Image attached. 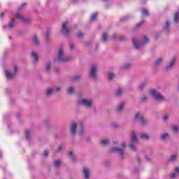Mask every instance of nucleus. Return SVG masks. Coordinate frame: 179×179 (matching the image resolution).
Returning <instances> with one entry per match:
<instances>
[{
	"label": "nucleus",
	"instance_id": "nucleus-18",
	"mask_svg": "<svg viewBox=\"0 0 179 179\" xmlns=\"http://www.w3.org/2000/svg\"><path fill=\"white\" fill-rule=\"evenodd\" d=\"M138 142V137L136 136V133L133 131L131 134V143H136Z\"/></svg>",
	"mask_w": 179,
	"mask_h": 179
},
{
	"label": "nucleus",
	"instance_id": "nucleus-25",
	"mask_svg": "<svg viewBox=\"0 0 179 179\" xmlns=\"http://www.w3.org/2000/svg\"><path fill=\"white\" fill-rule=\"evenodd\" d=\"M129 148L130 150H132V152H136V147H135V143H131L129 145Z\"/></svg>",
	"mask_w": 179,
	"mask_h": 179
},
{
	"label": "nucleus",
	"instance_id": "nucleus-7",
	"mask_svg": "<svg viewBox=\"0 0 179 179\" xmlns=\"http://www.w3.org/2000/svg\"><path fill=\"white\" fill-rule=\"evenodd\" d=\"M15 17L17 19H18L19 20H21V22H23L24 23H25V24H29V23H31V20H30V18L22 15V14L19 13V12H17L15 14Z\"/></svg>",
	"mask_w": 179,
	"mask_h": 179
},
{
	"label": "nucleus",
	"instance_id": "nucleus-45",
	"mask_svg": "<svg viewBox=\"0 0 179 179\" xmlns=\"http://www.w3.org/2000/svg\"><path fill=\"white\" fill-rule=\"evenodd\" d=\"M81 130L80 131V135H83L84 131H83V123H80Z\"/></svg>",
	"mask_w": 179,
	"mask_h": 179
},
{
	"label": "nucleus",
	"instance_id": "nucleus-35",
	"mask_svg": "<svg viewBox=\"0 0 179 179\" xmlns=\"http://www.w3.org/2000/svg\"><path fill=\"white\" fill-rule=\"evenodd\" d=\"M32 41L33 43H34V44H38V38L37 37V36H34L32 38Z\"/></svg>",
	"mask_w": 179,
	"mask_h": 179
},
{
	"label": "nucleus",
	"instance_id": "nucleus-52",
	"mask_svg": "<svg viewBox=\"0 0 179 179\" xmlns=\"http://www.w3.org/2000/svg\"><path fill=\"white\" fill-rule=\"evenodd\" d=\"M137 162H138V164H142V161H141V159L139 158V157H137Z\"/></svg>",
	"mask_w": 179,
	"mask_h": 179
},
{
	"label": "nucleus",
	"instance_id": "nucleus-43",
	"mask_svg": "<svg viewBox=\"0 0 179 179\" xmlns=\"http://www.w3.org/2000/svg\"><path fill=\"white\" fill-rule=\"evenodd\" d=\"M46 71H47V72H50V62H48L46 64Z\"/></svg>",
	"mask_w": 179,
	"mask_h": 179
},
{
	"label": "nucleus",
	"instance_id": "nucleus-58",
	"mask_svg": "<svg viewBox=\"0 0 179 179\" xmlns=\"http://www.w3.org/2000/svg\"><path fill=\"white\" fill-rule=\"evenodd\" d=\"M112 38L114 40L115 38H117V34H114L113 36H112Z\"/></svg>",
	"mask_w": 179,
	"mask_h": 179
},
{
	"label": "nucleus",
	"instance_id": "nucleus-38",
	"mask_svg": "<svg viewBox=\"0 0 179 179\" xmlns=\"http://www.w3.org/2000/svg\"><path fill=\"white\" fill-rule=\"evenodd\" d=\"M75 48H76V45L73 43H70L71 51H73V50H75Z\"/></svg>",
	"mask_w": 179,
	"mask_h": 179
},
{
	"label": "nucleus",
	"instance_id": "nucleus-13",
	"mask_svg": "<svg viewBox=\"0 0 179 179\" xmlns=\"http://www.w3.org/2000/svg\"><path fill=\"white\" fill-rule=\"evenodd\" d=\"M83 170L85 179L90 178V171L85 166L83 168Z\"/></svg>",
	"mask_w": 179,
	"mask_h": 179
},
{
	"label": "nucleus",
	"instance_id": "nucleus-46",
	"mask_svg": "<svg viewBox=\"0 0 179 179\" xmlns=\"http://www.w3.org/2000/svg\"><path fill=\"white\" fill-rule=\"evenodd\" d=\"M128 16H124V17H122V18H120V22H126V20H128Z\"/></svg>",
	"mask_w": 179,
	"mask_h": 179
},
{
	"label": "nucleus",
	"instance_id": "nucleus-22",
	"mask_svg": "<svg viewBox=\"0 0 179 179\" xmlns=\"http://www.w3.org/2000/svg\"><path fill=\"white\" fill-rule=\"evenodd\" d=\"M132 66V64L130 63H126L120 66V69H129Z\"/></svg>",
	"mask_w": 179,
	"mask_h": 179
},
{
	"label": "nucleus",
	"instance_id": "nucleus-36",
	"mask_svg": "<svg viewBox=\"0 0 179 179\" xmlns=\"http://www.w3.org/2000/svg\"><path fill=\"white\" fill-rule=\"evenodd\" d=\"M109 142L108 140H103L101 141V145H102V146H106V145H108Z\"/></svg>",
	"mask_w": 179,
	"mask_h": 179
},
{
	"label": "nucleus",
	"instance_id": "nucleus-14",
	"mask_svg": "<svg viewBox=\"0 0 179 179\" xmlns=\"http://www.w3.org/2000/svg\"><path fill=\"white\" fill-rule=\"evenodd\" d=\"M76 128H78V124H76V122L71 123V135H76Z\"/></svg>",
	"mask_w": 179,
	"mask_h": 179
},
{
	"label": "nucleus",
	"instance_id": "nucleus-42",
	"mask_svg": "<svg viewBox=\"0 0 179 179\" xmlns=\"http://www.w3.org/2000/svg\"><path fill=\"white\" fill-rule=\"evenodd\" d=\"M97 17V13H95L92 15L90 20H94Z\"/></svg>",
	"mask_w": 179,
	"mask_h": 179
},
{
	"label": "nucleus",
	"instance_id": "nucleus-5",
	"mask_svg": "<svg viewBox=\"0 0 179 179\" xmlns=\"http://www.w3.org/2000/svg\"><path fill=\"white\" fill-rule=\"evenodd\" d=\"M134 122H141V125L143 127L148 125V122H146V120L143 117V116H141V113H137L134 115Z\"/></svg>",
	"mask_w": 179,
	"mask_h": 179
},
{
	"label": "nucleus",
	"instance_id": "nucleus-19",
	"mask_svg": "<svg viewBox=\"0 0 179 179\" xmlns=\"http://www.w3.org/2000/svg\"><path fill=\"white\" fill-rule=\"evenodd\" d=\"M55 90V86L50 87L48 88L46 90L47 96H51V94H52V93H54Z\"/></svg>",
	"mask_w": 179,
	"mask_h": 179
},
{
	"label": "nucleus",
	"instance_id": "nucleus-2",
	"mask_svg": "<svg viewBox=\"0 0 179 179\" xmlns=\"http://www.w3.org/2000/svg\"><path fill=\"white\" fill-rule=\"evenodd\" d=\"M133 45L136 50H138V48H141V47H143L145 44H148L149 43V38L148 36H145L143 37V41L139 42L136 38H134L133 40Z\"/></svg>",
	"mask_w": 179,
	"mask_h": 179
},
{
	"label": "nucleus",
	"instance_id": "nucleus-4",
	"mask_svg": "<svg viewBox=\"0 0 179 179\" xmlns=\"http://www.w3.org/2000/svg\"><path fill=\"white\" fill-rule=\"evenodd\" d=\"M125 146H127V144L125 143H122L121 145L122 148H111L109 151L112 153H118L119 156L121 157V159H124V149H125Z\"/></svg>",
	"mask_w": 179,
	"mask_h": 179
},
{
	"label": "nucleus",
	"instance_id": "nucleus-23",
	"mask_svg": "<svg viewBox=\"0 0 179 179\" xmlns=\"http://www.w3.org/2000/svg\"><path fill=\"white\" fill-rule=\"evenodd\" d=\"M30 135H31V131L27 129L25 131V139H27V141H30Z\"/></svg>",
	"mask_w": 179,
	"mask_h": 179
},
{
	"label": "nucleus",
	"instance_id": "nucleus-33",
	"mask_svg": "<svg viewBox=\"0 0 179 179\" xmlns=\"http://www.w3.org/2000/svg\"><path fill=\"white\" fill-rule=\"evenodd\" d=\"M142 13H143V16H149V12L148 11V9H146V8L142 9Z\"/></svg>",
	"mask_w": 179,
	"mask_h": 179
},
{
	"label": "nucleus",
	"instance_id": "nucleus-17",
	"mask_svg": "<svg viewBox=\"0 0 179 179\" xmlns=\"http://www.w3.org/2000/svg\"><path fill=\"white\" fill-rule=\"evenodd\" d=\"M3 27H8V29H13L15 27V19L11 18L10 22L8 23V25H4Z\"/></svg>",
	"mask_w": 179,
	"mask_h": 179
},
{
	"label": "nucleus",
	"instance_id": "nucleus-24",
	"mask_svg": "<svg viewBox=\"0 0 179 179\" xmlns=\"http://www.w3.org/2000/svg\"><path fill=\"white\" fill-rule=\"evenodd\" d=\"M140 138L141 139H144L145 141H148V139H150V136H149L148 134L143 133L140 135Z\"/></svg>",
	"mask_w": 179,
	"mask_h": 179
},
{
	"label": "nucleus",
	"instance_id": "nucleus-16",
	"mask_svg": "<svg viewBox=\"0 0 179 179\" xmlns=\"http://www.w3.org/2000/svg\"><path fill=\"white\" fill-rule=\"evenodd\" d=\"M169 136H170V134H169L167 132H165L162 134L159 138L162 142H167V138H169Z\"/></svg>",
	"mask_w": 179,
	"mask_h": 179
},
{
	"label": "nucleus",
	"instance_id": "nucleus-27",
	"mask_svg": "<svg viewBox=\"0 0 179 179\" xmlns=\"http://www.w3.org/2000/svg\"><path fill=\"white\" fill-rule=\"evenodd\" d=\"M147 85H148V82L146 81L141 83L139 85V89L141 90H143V88H145Z\"/></svg>",
	"mask_w": 179,
	"mask_h": 179
},
{
	"label": "nucleus",
	"instance_id": "nucleus-61",
	"mask_svg": "<svg viewBox=\"0 0 179 179\" xmlns=\"http://www.w3.org/2000/svg\"><path fill=\"white\" fill-rule=\"evenodd\" d=\"M3 13H1V14H0V19H2L3 17Z\"/></svg>",
	"mask_w": 179,
	"mask_h": 179
},
{
	"label": "nucleus",
	"instance_id": "nucleus-44",
	"mask_svg": "<svg viewBox=\"0 0 179 179\" xmlns=\"http://www.w3.org/2000/svg\"><path fill=\"white\" fill-rule=\"evenodd\" d=\"M48 155H49V152L48 150H45L43 154V157H48Z\"/></svg>",
	"mask_w": 179,
	"mask_h": 179
},
{
	"label": "nucleus",
	"instance_id": "nucleus-57",
	"mask_svg": "<svg viewBox=\"0 0 179 179\" xmlns=\"http://www.w3.org/2000/svg\"><path fill=\"white\" fill-rule=\"evenodd\" d=\"M143 23V21H141L138 23L136 24V27H139V26H141V24H142Z\"/></svg>",
	"mask_w": 179,
	"mask_h": 179
},
{
	"label": "nucleus",
	"instance_id": "nucleus-60",
	"mask_svg": "<svg viewBox=\"0 0 179 179\" xmlns=\"http://www.w3.org/2000/svg\"><path fill=\"white\" fill-rule=\"evenodd\" d=\"M55 72H59V69L58 67L55 68Z\"/></svg>",
	"mask_w": 179,
	"mask_h": 179
},
{
	"label": "nucleus",
	"instance_id": "nucleus-3",
	"mask_svg": "<svg viewBox=\"0 0 179 179\" xmlns=\"http://www.w3.org/2000/svg\"><path fill=\"white\" fill-rule=\"evenodd\" d=\"M150 94H151L152 99H154V100H156L157 101H166L164 96H163V95H162V94H160V92H159L156 90H150Z\"/></svg>",
	"mask_w": 179,
	"mask_h": 179
},
{
	"label": "nucleus",
	"instance_id": "nucleus-50",
	"mask_svg": "<svg viewBox=\"0 0 179 179\" xmlns=\"http://www.w3.org/2000/svg\"><path fill=\"white\" fill-rule=\"evenodd\" d=\"M148 100V96H143L141 98V101L143 103V101Z\"/></svg>",
	"mask_w": 179,
	"mask_h": 179
},
{
	"label": "nucleus",
	"instance_id": "nucleus-56",
	"mask_svg": "<svg viewBox=\"0 0 179 179\" xmlns=\"http://www.w3.org/2000/svg\"><path fill=\"white\" fill-rule=\"evenodd\" d=\"M169 120V116L167 115H166L164 117V121H168Z\"/></svg>",
	"mask_w": 179,
	"mask_h": 179
},
{
	"label": "nucleus",
	"instance_id": "nucleus-53",
	"mask_svg": "<svg viewBox=\"0 0 179 179\" xmlns=\"http://www.w3.org/2000/svg\"><path fill=\"white\" fill-rule=\"evenodd\" d=\"M71 160L73 161V162H76V157H71Z\"/></svg>",
	"mask_w": 179,
	"mask_h": 179
},
{
	"label": "nucleus",
	"instance_id": "nucleus-41",
	"mask_svg": "<svg viewBox=\"0 0 179 179\" xmlns=\"http://www.w3.org/2000/svg\"><path fill=\"white\" fill-rule=\"evenodd\" d=\"M62 89L61 87H57L55 86V93H59V92H61Z\"/></svg>",
	"mask_w": 179,
	"mask_h": 179
},
{
	"label": "nucleus",
	"instance_id": "nucleus-51",
	"mask_svg": "<svg viewBox=\"0 0 179 179\" xmlns=\"http://www.w3.org/2000/svg\"><path fill=\"white\" fill-rule=\"evenodd\" d=\"M45 40H46V41H49V40H50V34L48 33V34H46Z\"/></svg>",
	"mask_w": 179,
	"mask_h": 179
},
{
	"label": "nucleus",
	"instance_id": "nucleus-12",
	"mask_svg": "<svg viewBox=\"0 0 179 179\" xmlns=\"http://www.w3.org/2000/svg\"><path fill=\"white\" fill-rule=\"evenodd\" d=\"M171 179H176L179 177V167H176L173 172L170 175Z\"/></svg>",
	"mask_w": 179,
	"mask_h": 179
},
{
	"label": "nucleus",
	"instance_id": "nucleus-26",
	"mask_svg": "<svg viewBox=\"0 0 179 179\" xmlns=\"http://www.w3.org/2000/svg\"><path fill=\"white\" fill-rule=\"evenodd\" d=\"M176 160H177V155H173L168 159V162H176Z\"/></svg>",
	"mask_w": 179,
	"mask_h": 179
},
{
	"label": "nucleus",
	"instance_id": "nucleus-59",
	"mask_svg": "<svg viewBox=\"0 0 179 179\" xmlns=\"http://www.w3.org/2000/svg\"><path fill=\"white\" fill-rule=\"evenodd\" d=\"M145 160H146V162H150V158H149V157L146 156Z\"/></svg>",
	"mask_w": 179,
	"mask_h": 179
},
{
	"label": "nucleus",
	"instance_id": "nucleus-6",
	"mask_svg": "<svg viewBox=\"0 0 179 179\" xmlns=\"http://www.w3.org/2000/svg\"><path fill=\"white\" fill-rule=\"evenodd\" d=\"M78 106H85L87 108H90L93 104V101L92 99H80L78 101Z\"/></svg>",
	"mask_w": 179,
	"mask_h": 179
},
{
	"label": "nucleus",
	"instance_id": "nucleus-8",
	"mask_svg": "<svg viewBox=\"0 0 179 179\" xmlns=\"http://www.w3.org/2000/svg\"><path fill=\"white\" fill-rule=\"evenodd\" d=\"M14 73L13 74L10 71L6 70L5 73L7 79H13L15 76H16V72H17V67L16 66H14Z\"/></svg>",
	"mask_w": 179,
	"mask_h": 179
},
{
	"label": "nucleus",
	"instance_id": "nucleus-54",
	"mask_svg": "<svg viewBox=\"0 0 179 179\" xmlns=\"http://www.w3.org/2000/svg\"><path fill=\"white\" fill-rule=\"evenodd\" d=\"M69 156L70 157H73V152L72 151H69Z\"/></svg>",
	"mask_w": 179,
	"mask_h": 179
},
{
	"label": "nucleus",
	"instance_id": "nucleus-9",
	"mask_svg": "<svg viewBox=\"0 0 179 179\" xmlns=\"http://www.w3.org/2000/svg\"><path fill=\"white\" fill-rule=\"evenodd\" d=\"M68 21L63 23L61 31L64 36H69V29H68Z\"/></svg>",
	"mask_w": 179,
	"mask_h": 179
},
{
	"label": "nucleus",
	"instance_id": "nucleus-29",
	"mask_svg": "<svg viewBox=\"0 0 179 179\" xmlns=\"http://www.w3.org/2000/svg\"><path fill=\"white\" fill-rule=\"evenodd\" d=\"M115 94H116L117 97H120V96H121V94H122V89L118 88L116 90Z\"/></svg>",
	"mask_w": 179,
	"mask_h": 179
},
{
	"label": "nucleus",
	"instance_id": "nucleus-21",
	"mask_svg": "<svg viewBox=\"0 0 179 179\" xmlns=\"http://www.w3.org/2000/svg\"><path fill=\"white\" fill-rule=\"evenodd\" d=\"M162 61L163 58L159 57L155 61L154 64L155 65V66H160L162 65Z\"/></svg>",
	"mask_w": 179,
	"mask_h": 179
},
{
	"label": "nucleus",
	"instance_id": "nucleus-11",
	"mask_svg": "<svg viewBox=\"0 0 179 179\" xmlns=\"http://www.w3.org/2000/svg\"><path fill=\"white\" fill-rule=\"evenodd\" d=\"M176 57H173L169 64H166V71H170L171 69V68H173L174 66V64H176Z\"/></svg>",
	"mask_w": 179,
	"mask_h": 179
},
{
	"label": "nucleus",
	"instance_id": "nucleus-39",
	"mask_svg": "<svg viewBox=\"0 0 179 179\" xmlns=\"http://www.w3.org/2000/svg\"><path fill=\"white\" fill-rule=\"evenodd\" d=\"M67 91L69 92V94H72L73 92H75V88L71 87L68 88Z\"/></svg>",
	"mask_w": 179,
	"mask_h": 179
},
{
	"label": "nucleus",
	"instance_id": "nucleus-64",
	"mask_svg": "<svg viewBox=\"0 0 179 179\" xmlns=\"http://www.w3.org/2000/svg\"><path fill=\"white\" fill-rule=\"evenodd\" d=\"M178 92H179V86H178Z\"/></svg>",
	"mask_w": 179,
	"mask_h": 179
},
{
	"label": "nucleus",
	"instance_id": "nucleus-62",
	"mask_svg": "<svg viewBox=\"0 0 179 179\" xmlns=\"http://www.w3.org/2000/svg\"><path fill=\"white\" fill-rule=\"evenodd\" d=\"M0 159H2V152L0 151Z\"/></svg>",
	"mask_w": 179,
	"mask_h": 179
},
{
	"label": "nucleus",
	"instance_id": "nucleus-20",
	"mask_svg": "<svg viewBox=\"0 0 179 179\" xmlns=\"http://www.w3.org/2000/svg\"><path fill=\"white\" fill-rule=\"evenodd\" d=\"M82 78V75L78 74L76 76H73L71 77H70L71 80H72L73 82H76V80H80V79Z\"/></svg>",
	"mask_w": 179,
	"mask_h": 179
},
{
	"label": "nucleus",
	"instance_id": "nucleus-1",
	"mask_svg": "<svg viewBox=\"0 0 179 179\" xmlns=\"http://www.w3.org/2000/svg\"><path fill=\"white\" fill-rule=\"evenodd\" d=\"M64 54V48H61L59 50L57 57L55 59V62H69L72 61V57L71 56H63Z\"/></svg>",
	"mask_w": 179,
	"mask_h": 179
},
{
	"label": "nucleus",
	"instance_id": "nucleus-37",
	"mask_svg": "<svg viewBox=\"0 0 179 179\" xmlns=\"http://www.w3.org/2000/svg\"><path fill=\"white\" fill-rule=\"evenodd\" d=\"M179 19H178V12H176L175 13V17H174V22L177 23L178 22Z\"/></svg>",
	"mask_w": 179,
	"mask_h": 179
},
{
	"label": "nucleus",
	"instance_id": "nucleus-48",
	"mask_svg": "<svg viewBox=\"0 0 179 179\" xmlns=\"http://www.w3.org/2000/svg\"><path fill=\"white\" fill-rule=\"evenodd\" d=\"M26 5H27V3H22V4L20 6L18 10H22V9H23V7H24V6H26Z\"/></svg>",
	"mask_w": 179,
	"mask_h": 179
},
{
	"label": "nucleus",
	"instance_id": "nucleus-15",
	"mask_svg": "<svg viewBox=\"0 0 179 179\" xmlns=\"http://www.w3.org/2000/svg\"><path fill=\"white\" fill-rule=\"evenodd\" d=\"M31 55L34 59L32 62L36 65L37 64V61H38V54L36 52H31Z\"/></svg>",
	"mask_w": 179,
	"mask_h": 179
},
{
	"label": "nucleus",
	"instance_id": "nucleus-63",
	"mask_svg": "<svg viewBox=\"0 0 179 179\" xmlns=\"http://www.w3.org/2000/svg\"><path fill=\"white\" fill-rule=\"evenodd\" d=\"M117 143H118L117 141L113 142V145H117Z\"/></svg>",
	"mask_w": 179,
	"mask_h": 179
},
{
	"label": "nucleus",
	"instance_id": "nucleus-31",
	"mask_svg": "<svg viewBox=\"0 0 179 179\" xmlns=\"http://www.w3.org/2000/svg\"><path fill=\"white\" fill-rule=\"evenodd\" d=\"M108 78L109 80H113V79H114V78H115V74H114L113 73H109L108 74Z\"/></svg>",
	"mask_w": 179,
	"mask_h": 179
},
{
	"label": "nucleus",
	"instance_id": "nucleus-40",
	"mask_svg": "<svg viewBox=\"0 0 179 179\" xmlns=\"http://www.w3.org/2000/svg\"><path fill=\"white\" fill-rule=\"evenodd\" d=\"M59 164H61V161L60 160H55V167H59Z\"/></svg>",
	"mask_w": 179,
	"mask_h": 179
},
{
	"label": "nucleus",
	"instance_id": "nucleus-55",
	"mask_svg": "<svg viewBox=\"0 0 179 179\" xmlns=\"http://www.w3.org/2000/svg\"><path fill=\"white\" fill-rule=\"evenodd\" d=\"M62 150V145H59L57 148V152H61Z\"/></svg>",
	"mask_w": 179,
	"mask_h": 179
},
{
	"label": "nucleus",
	"instance_id": "nucleus-32",
	"mask_svg": "<svg viewBox=\"0 0 179 179\" xmlns=\"http://www.w3.org/2000/svg\"><path fill=\"white\" fill-rule=\"evenodd\" d=\"M124 108V103H120L116 108L117 113H120Z\"/></svg>",
	"mask_w": 179,
	"mask_h": 179
},
{
	"label": "nucleus",
	"instance_id": "nucleus-34",
	"mask_svg": "<svg viewBox=\"0 0 179 179\" xmlns=\"http://www.w3.org/2000/svg\"><path fill=\"white\" fill-rule=\"evenodd\" d=\"M169 26H170V21L166 20L164 27V30H169Z\"/></svg>",
	"mask_w": 179,
	"mask_h": 179
},
{
	"label": "nucleus",
	"instance_id": "nucleus-47",
	"mask_svg": "<svg viewBox=\"0 0 179 179\" xmlns=\"http://www.w3.org/2000/svg\"><path fill=\"white\" fill-rule=\"evenodd\" d=\"M77 37H78V38H82L83 37V33H82V32L78 33Z\"/></svg>",
	"mask_w": 179,
	"mask_h": 179
},
{
	"label": "nucleus",
	"instance_id": "nucleus-10",
	"mask_svg": "<svg viewBox=\"0 0 179 179\" xmlns=\"http://www.w3.org/2000/svg\"><path fill=\"white\" fill-rule=\"evenodd\" d=\"M97 72V69L96 66H92L91 70L90 71V78L91 79H96V73Z\"/></svg>",
	"mask_w": 179,
	"mask_h": 179
},
{
	"label": "nucleus",
	"instance_id": "nucleus-30",
	"mask_svg": "<svg viewBox=\"0 0 179 179\" xmlns=\"http://www.w3.org/2000/svg\"><path fill=\"white\" fill-rule=\"evenodd\" d=\"M172 131H173V132H176V134H178V131H179L178 126L177 125L172 126Z\"/></svg>",
	"mask_w": 179,
	"mask_h": 179
},
{
	"label": "nucleus",
	"instance_id": "nucleus-28",
	"mask_svg": "<svg viewBox=\"0 0 179 179\" xmlns=\"http://www.w3.org/2000/svg\"><path fill=\"white\" fill-rule=\"evenodd\" d=\"M107 38H108V34H107V32H104L102 35V41H107Z\"/></svg>",
	"mask_w": 179,
	"mask_h": 179
},
{
	"label": "nucleus",
	"instance_id": "nucleus-49",
	"mask_svg": "<svg viewBox=\"0 0 179 179\" xmlns=\"http://www.w3.org/2000/svg\"><path fill=\"white\" fill-rule=\"evenodd\" d=\"M120 40L121 41H125V40H127V38H125V36H120Z\"/></svg>",
	"mask_w": 179,
	"mask_h": 179
}]
</instances>
